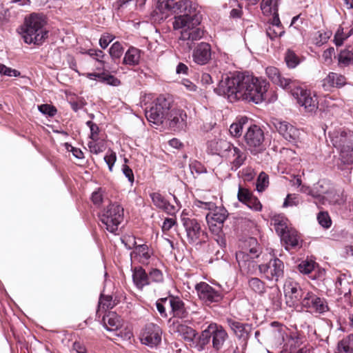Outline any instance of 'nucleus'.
I'll use <instances>...</instances> for the list:
<instances>
[{"label":"nucleus","instance_id":"7","mask_svg":"<svg viewBox=\"0 0 353 353\" xmlns=\"http://www.w3.org/2000/svg\"><path fill=\"white\" fill-rule=\"evenodd\" d=\"M196 7L189 0H159L157 9L163 14L182 16L190 13Z\"/></svg>","mask_w":353,"mask_h":353},{"label":"nucleus","instance_id":"38","mask_svg":"<svg viewBox=\"0 0 353 353\" xmlns=\"http://www.w3.org/2000/svg\"><path fill=\"white\" fill-rule=\"evenodd\" d=\"M140 53L141 51L139 49L130 47L125 54L123 63L130 65H137L140 59Z\"/></svg>","mask_w":353,"mask_h":353},{"label":"nucleus","instance_id":"45","mask_svg":"<svg viewBox=\"0 0 353 353\" xmlns=\"http://www.w3.org/2000/svg\"><path fill=\"white\" fill-rule=\"evenodd\" d=\"M248 122L246 117H241L237 122L232 123L230 127V132L233 137H240L242 134L243 125Z\"/></svg>","mask_w":353,"mask_h":353},{"label":"nucleus","instance_id":"2","mask_svg":"<svg viewBox=\"0 0 353 353\" xmlns=\"http://www.w3.org/2000/svg\"><path fill=\"white\" fill-rule=\"evenodd\" d=\"M261 254V248L255 238L250 237L245 240L241 250L236 252V260L243 274H252L256 267L261 273L265 274L267 279L278 281L283 276L284 264L281 260L275 257L267 264L257 265L254 259Z\"/></svg>","mask_w":353,"mask_h":353},{"label":"nucleus","instance_id":"14","mask_svg":"<svg viewBox=\"0 0 353 353\" xmlns=\"http://www.w3.org/2000/svg\"><path fill=\"white\" fill-rule=\"evenodd\" d=\"M283 291L286 298V303L290 306H294L299 303H301L306 292L303 291L298 283L291 279H288L285 281Z\"/></svg>","mask_w":353,"mask_h":353},{"label":"nucleus","instance_id":"51","mask_svg":"<svg viewBox=\"0 0 353 353\" xmlns=\"http://www.w3.org/2000/svg\"><path fill=\"white\" fill-rule=\"evenodd\" d=\"M317 221L325 229H328L331 227L332 220L327 212H320L317 214Z\"/></svg>","mask_w":353,"mask_h":353},{"label":"nucleus","instance_id":"46","mask_svg":"<svg viewBox=\"0 0 353 353\" xmlns=\"http://www.w3.org/2000/svg\"><path fill=\"white\" fill-rule=\"evenodd\" d=\"M99 81L102 83L112 86H118L121 83L119 79L105 72H101V78Z\"/></svg>","mask_w":353,"mask_h":353},{"label":"nucleus","instance_id":"22","mask_svg":"<svg viewBox=\"0 0 353 353\" xmlns=\"http://www.w3.org/2000/svg\"><path fill=\"white\" fill-rule=\"evenodd\" d=\"M265 72L269 79H271L274 83L288 91L292 86H294L295 80L282 77L279 69L275 67H268L265 70Z\"/></svg>","mask_w":353,"mask_h":353},{"label":"nucleus","instance_id":"8","mask_svg":"<svg viewBox=\"0 0 353 353\" xmlns=\"http://www.w3.org/2000/svg\"><path fill=\"white\" fill-rule=\"evenodd\" d=\"M291 94L296 99L299 105L304 108L307 112H315L319 107L317 97L310 90L303 88L295 81L294 86L288 90Z\"/></svg>","mask_w":353,"mask_h":353},{"label":"nucleus","instance_id":"15","mask_svg":"<svg viewBox=\"0 0 353 353\" xmlns=\"http://www.w3.org/2000/svg\"><path fill=\"white\" fill-rule=\"evenodd\" d=\"M273 124L279 134L288 141L294 144L300 141L301 132L293 125L279 119H276Z\"/></svg>","mask_w":353,"mask_h":353},{"label":"nucleus","instance_id":"10","mask_svg":"<svg viewBox=\"0 0 353 353\" xmlns=\"http://www.w3.org/2000/svg\"><path fill=\"white\" fill-rule=\"evenodd\" d=\"M244 140L248 150L254 154L265 150L264 133L261 128L256 125H252L248 127L244 135Z\"/></svg>","mask_w":353,"mask_h":353},{"label":"nucleus","instance_id":"28","mask_svg":"<svg viewBox=\"0 0 353 353\" xmlns=\"http://www.w3.org/2000/svg\"><path fill=\"white\" fill-rule=\"evenodd\" d=\"M332 188L330 181L321 179L316 183L313 185V194L314 198L317 199L321 203H325V198L328 194L329 191Z\"/></svg>","mask_w":353,"mask_h":353},{"label":"nucleus","instance_id":"9","mask_svg":"<svg viewBox=\"0 0 353 353\" xmlns=\"http://www.w3.org/2000/svg\"><path fill=\"white\" fill-rule=\"evenodd\" d=\"M170 108V102L163 96H159L153 101L150 110L145 111V117L149 122L157 125L163 123Z\"/></svg>","mask_w":353,"mask_h":353},{"label":"nucleus","instance_id":"62","mask_svg":"<svg viewBox=\"0 0 353 353\" xmlns=\"http://www.w3.org/2000/svg\"><path fill=\"white\" fill-rule=\"evenodd\" d=\"M116 160H117V155H116V153L113 151L108 152L104 157V161L108 165V168L110 172L112 171L113 166L115 163Z\"/></svg>","mask_w":353,"mask_h":353},{"label":"nucleus","instance_id":"1","mask_svg":"<svg viewBox=\"0 0 353 353\" xmlns=\"http://www.w3.org/2000/svg\"><path fill=\"white\" fill-rule=\"evenodd\" d=\"M269 83L248 72H234L222 79L214 92L228 98L230 102L245 101L260 103L265 99Z\"/></svg>","mask_w":353,"mask_h":353},{"label":"nucleus","instance_id":"58","mask_svg":"<svg viewBox=\"0 0 353 353\" xmlns=\"http://www.w3.org/2000/svg\"><path fill=\"white\" fill-rule=\"evenodd\" d=\"M85 53L94 59L102 65H104L105 62L102 60V59L105 57V54L102 50L99 49H90Z\"/></svg>","mask_w":353,"mask_h":353},{"label":"nucleus","instance_id":"29","mask_svg":"<svg viewBox=\"0 0 353 353\" xmlns=\"http://www.w3.org/2000/svg\"><path fill=\"white\" fill-rule=\"evenodd\" d=\"M153 204L159 209H161L168 214H173L176 208L171 205L160 193L152 192L150 194Z\"/></svg>","mask_w":353,"mask_h":353},{"label":"nucleus","instance_id":"5","mask_svg":"<svg viewBox=\"0 0 353 353\" xmlns=\"http://www.w3.org/2000/svg\"><path fill=\"white\" fill-rule=\"evenodd\" d=\"M99 220L105 229L115 233L124 219V209L118 203H110L99 214Z\"/></svg>","mask_w":353,"mask_h":353},{"label":"nucleus","instance_id":"26","mask_svg":"<svg viewBox=\"0 0 353 353\" xmlns=\"http://www.w3.org/2000/svg\"><path fill=\"white\" fill-rule=\"evenodd\" d=\"M225 158L231 160L232 169L236 170L245 163L247 153L244 149H240L232 144L231 148L227 152Z\"/></svg>","mask_w":353,"mask_h":353},{"label":"nucleus","instance_id":"25","mask_svg":"<svg viewBox=\"0 0 353 353\" xmlns=\"http://www.w3.org/2000/svg\"><path fill=\"white\" fill-rule=\"evenodd\" d=\"M286 250H297L302 246V240L299 232L294 228H290L285 234L281 237Z\"/></svg>","mask_w":353,"mask_h":353},{"label":"nucleus","instance_id":"49","mask_svg":"<svg viewBox=\"0 0 353 353\" xmlns=\"http://www.w3.org/2000/svg\"><path fill=\"white\" fill-rule=\"evenodd\" d=\"M315 267V263L312 260H304L302 261L299 265H298V270L303 274H308L311 273L314 270Z\"/></svg>","mask_w":353,"mask_h":353},{"label":"nucleus","instance_id":"59","mask_svg":"<svg viewBox=\"0 0 353 353\" xmlns=\"http://www.w3.org/2000/svg\"><path fill=\"white\" fill-rule=\"evenodd\" d=\"M39 110L43 114L49 117H53L57 113V109L54 106L49 104H42L38 106Z\"/></svg>","mask_w":353,"mask_h":353},{"label":"nucleus","instance_id":"53","mask_svg":"<svg viewBox=\"0 0 353 353\" xmlns=\"http://www.w3.org/2000/svg\"><path fill=\"white\" fill-rule=\"evenodd\" d=\"M269 184L268 174L262 172L259 174L256 181V190L258 192H263Z\"/></svg>","mask_w":353,"mask_h":353},{"label":"nucleus","instance_id":"54","mask_svg":"<svg viewBox=\"0 0 353 353\" xmlns=\"http://www.w3.org/2000/svg\"><path fill=\"white\" fill-rule=\"evenodd\" d=\"M169 304V296L161 298L156 302L157 310L163 318L168 317V313L165 310V304Z\"/></svg>","mask_w":353,"mask_h":353},{"label":"nucleus","instance_id":"34","mask_svg":"<svg viewBox=\"0 0 353 353\" xmlns=\"http://www.w3.org/2000/svg\"><path fill=\"white\" fill-rule=\"evenodd\" d=\"M103 322L108 331H117L121 326V318L114 312H109L105 315Z\"/></svg>","mask_w":353,"mask_h":353},{"label":"nucleus","instance_id":"19","mask_svg":"<svg viewBox=\"0 0 353 353\" xmlns=\"http://www.w3.org/2000/svg\"><path fill=\"white\" fill-rule=\"evenodd\" d=\"M166 118H168L169 127L174 131H181L186 128L187 114L183 110H171Z\"/></svg>","mask_w":353,"mask_h":353},{"label":"nucleus","instance_id":"21","mask_svg":"<svg viewBox=\"0 0 353 353\" xmlns=\"http://www.w3.org/2000/svg\"><path fill=\"white\" fill-rule=\"evenodd\" d=\"M347 83L346 77L341 74L334 72H330L321 81V86L325 91H330L332 88H341Z\"/></svg>","mask_w":353,"mask_h":353},{"label":"nucleus","instance_id":"18","mask_svg":"<svg viewBox=\"0 0 353 353\" xmlns=\"http://www.w3.org/2000/svg\"><path fill=\"white\" fill-rule=\"evenodd\" d=\"M210 329L212 348L216 352H220L228 340L229 336L225 329L216 323H210Z\"/></svg>","mask_w":353,"mask_h":353},{"label":"nucleus","instance_id":"24","mask_svg":"<svg viewBox=\"0 0 353 353\" xmlns=\"http://www.w3.org/2000/svg\"><path fill=\"white\" fill-rule=\"evenodd\" d=\"M226 322L237 338L243 341H246L249 339L252 325L243 323L230 318L227 319Z\"/></svg>","mask_w":353,"mask_h":353},{"label":"nucleus","instance_id":"48","mask_svg":"<svg viewBox=\"0 0 353 353\" xmlns=\"http://www.w3.org/2000/svg\"><path fill=\"white\" fill-rule=\"evenodd\" d=\"M285 31L283 27L281 26H268L266 28V35L271 40H274L276 38L281 37L284 34Z\"/></svg>","mask_w":353,"mask_h":353},{"label":"nucleus","instance_id":"35","mask_svg":"<svg viewBox=\"0 0 353 353\" xmlns=\"http://www.w3.org/2000/svg\"><path fill=\"white\" fill-rule=\"evenodd\" d=\"M271 225L274 226L276 234L280 237L285 234L290 228L288 226V219L280 214L274 215L271 219Z\"/></svg>","mask_w":353,"mask_h":353},{"label":"nucleus","instance_id":"33","mask_svg":"<svg viewBox=\"0 0 353 353\" xmlns=\"http://www.w3.org/2000/svg\"><path fill=\"white\" fill-rule=\"evenodd\" d=\"M172 326L173 331L175 333H177L178 335L181 336L185 341L186 344L191 337L193 336L194 332L195 331L192 327L178 321L174 322Z\"/></svg>","mask_w":353,"mask_h":353},{"label":"nucleus","instance_id":"60","mask_svg":"<svg viewBox=\"0 0 353 353\" xmlns=\"http://www.w3.org/2000/svg\"><path fill=\"white\" fill-rule=\"evenodd\" d=\"M0 74L8 77H19L20 72L14 69L8 68L3 64H0Z\"/></svg>","mask_w":353,"mask_h":353},{"label":"nucleus","instance_id":"43","mask_svg":"<svg viewBox=\"0 0 353 353\" xmlns=\"http://www.w3.org/2000/svg\"><path fill=\"white\" fill-rule=\"evenodd\" d=\"M250 288L260 295H262L265 292V284L261 279L256 277L252 278L248 281Z\"/></svg>","mask_w":353,"mask_h":353},{"label":"nucleus","instance_id":"44","mask_svg":"<svg viewBox=\"0 0 353 353\" xmlns=\"http://www.w3.org/2000/svg\"><path fill=\"white\" fill-rule=\"evenodd\" d=\"M340 160L344 165L353 163V147L339 148Z\"/></svg>","mask_w":353,"mask_h":353},{"label":"nucleus","instance_id":"20","mask_svg":"<svg viewBox=\"0 0 353 353\" xmlns=\"http://www.w3.org/2000/svg\"><path fill=\"white\" fill-rule=\"evenodd\" d=\"M212 48L211 46L205 42H201L194 49L192 52V59L195 63L204 65L211 59Z\"/></svg>","mask_w":353,"mask_h":353},{"label":"nucleus","instance_id":"11","mask_svg":"<svg viewBox=\"0 0 353 353\" xmlns=\"http://www.w3.org/2000/svg\"><path fill=\"white\" fill-rule=\"evenodd\" d=\"M228 216V212L224 208L216 207L214 210L209 212L205 219L210 230L217 235L222 232L223 223Z\"/></svg>","mask_w":353,"mask_h":353},{"label":"nucleus","instance_id":"3","mask_svg":"<svg viewBox=\"0 0 353 353\" xmlns=\"http://www.w3.org/2000/svg\"><path fill=\"white\" fill-rule=\"evenodd\" d=\"M190 12L182 16H175L173 28L174 30H181L180 40L193 43L203 38L204 31L198 27L201 19L198 15L196 8H194Z\"/></svg>","mask_w":353,"mask_h":353},{"label":"nucleus","instance_id":"23","mask_svg":"<svg viewBox=\"0 0 353 353\" xmlns=\"http://www.w3.org/2000/svg\"><path fill=\"white\" fill-rule=\"evenodd\" d=\"M232 143L224 139L215 138L208 142V152L211 154L225 157Z\"/></svg>","mask_w":353,"mask_h":353},{"label":"nucleus","instance_id":"39","mask_svg":"<svg viewBox=\"0 0 353 353\" xmlns=\"http://www.w3.org/2000/svg\"><path fill=\"white\" fill-rule=\"evenodd\" d=\"M338 353H353V335L350 334L338 343Z\"/></svg>","mask_w":353,"mask_h":353},{"label":"nucleus","instance_id":"55","mask_svg":"<svg viewBox=\"0 0 353 353\" xmlns=\"http://www.w3.org/2000/svg\"><path fill=\"white\" fill-rule=\"evenodd\" d=\"M270 299L272 300V303L276 309L281 307V293L279 288H273L272 292L269 294Z\"/></svg>","mask_w":353,"mask_h":353},{"label":"nucleus","instance_id":"30","mask_svg":"<svg viewBox=\"0 0 353 353\" xmlns=\"http://www.w3.org/2000/svg\"><path fill=\"white\" fill-rule=\"evenodd\" d=\"M337 65L339 68H345L353 64V48L351 46L341 49L337 54Z\"/></svg>","mask_w":353,"mask_h":353},{"label":"nucleus","instance_id":"56","mask_svg":"<svg viewBox=\"0 0 353 353\" xmlns=\"http://www.w3.org/2000/svg\"><path fill=\"white\" fill-rule=\"evenodd\" d=\"M148 277L150 283H162L163 281V275L162 272L157 268H153L149 272Z\"/></svg>","mask_w":353,"mask_h":353},{"label":"nucleus","instance_id":"4","mask_svg":"<svg viewBox=\"0 0 353 353\" xmlns=\"http://www.w3.org/2000/svg\"><path fill=\"white\" fill-rule=\"evenodd\" d=\"M45 21L37 14H31L26 17L21 26V34L24 42L28 44L41 45L48 37V32L45 28Z\"/></svg>","mask_w":353,"mask_h":353},{"label":"nucleus","instance_id":"13","mask_svg":"<svg viewBox=\"0 0 353 353\" xmlns=\"http://www.w3.org/2000/svg\"><path fill=\"white\" fill-rule=\"evenodd\" d=\"M199 298L206 304L219 303L223 298V294L220 290L214 289L205 282H200L195 285Z\"/></svg>","mask_w":353,"mask_h":353},{"label":"nucleus","instance_id":"41","mask_svg":"<svg viewBox=\"0 0 353 353\" xmlns=\"http://www.w3.org/2000/svg\"><path fill=\"white\" fill-rule=\"evenodd\" d=\"M210 329L209 325L199 335V343H197L199 347L198 352L204 350L205 347L210 344Z\"/></svg>","mask_w":353,"mask_h":353},{"label":"nucleus","instance_id":"42","mask_svg":"<svg viewBox=\"0 0 353 353\" xmlns=\"http://www.w3.org/2000/svg\"><path fill=\"white\" fill-rule=\"evenodd\" d=\"M285 61L289 68H295L300 63L299 57L292 50H288L285 54Z\"/></svg>","mask_w":353,"mask_h":353},{"label":"nucleus","instance_id":"12","mask_svg":"<svg viewBox=\"0 0 353 353\" xmlns=\"http://www.w3.org/2000/svg\"><path fill=\"white\" fill-rule=\"evenodd\" d=\"M301 304L303 307L312 310L318 314H323L329 310L327 301L310 291L305 292Z\"/></svg>","mask_w":353,"mask_h":353},{"label":"nucleus","instance_id":"32","mask_svg":"<svg viewBox=\"0 0 353 353\" xmlns=\"http://www.w3.org/2000/svg\"><path fill=\"white\" fill-rule=\"evenodd\" d=\"M152 253L148 246L145 244L135 246L134 250L131 252V257L137 259L143 265H148Z\"/></svg>","mask_w":353,"mask_h":353},{"label":"nucleus","instance_id":"57","mask_svg":"<svg viewBox=\"0 0 353 353\" xmlns=\"http://www.w3.org/2000/svg\"><path fill=\"white\" fill-rule=\"evenodd\" d=\"M300 203L299 196L295 194H288L283 202V206H297Z\"/></svg>","mask_w":353,"mask_h":353},{"label":"nucleus","instance_id":"63","mask_svg":"<svg viewBox=\"0 0 353 353\" xmlns=\"http://www.w3.org/2000/svg\"><path fill=\"white\" fill-rule=\"evenodd\" d=\"M191 172L197 174L206 172V168L199 161H194L190 164Z\"/></svg>","mask_w":353,"mask_h":353},{"label":"nucleus","instance_id":"61","mask_svg":"<svg viewBox=\"0 0 353 353\" xmlns=\"http://www.w3.org/2000/svg\"><path fill=\"white\" fill-rule=\"evenodd\" d=\"M245 205L254 211H261L262 209V205L259 200L254 195L250 199V200L245 203Z\"/></svg>","mask_w":353,"mask_h":353},{"label":"nucleus","instance_id":"50","mask_svg":"<svg viewBox=\"0 0 353 353\" xmlns=\"http://www.w3.org/2000/svg\"><path fill=\"white\" fill-rule=\"evenodd\" d=\"M109 53L113 59H119L123 53V48L119 42H114L109 49Z\"/></svg>","mask_w":353,"mask_h":353},{"label":"nucleus","instance_id":"36","mask_svg":"<svg viewBox=\"0 0 353 353\" xmlns=\"http://www.w3.org/2000/svg\"><path fill=\"white\" fill-rule=\"evenodd\" d=\"M352 35H353V26L350 27L347 31H345L344 28L340 26L334 34L333 41L336 46H341Z\"/></svg>","mask_w":353,"mask_h":353},{"label":"nucleus","instance_id":"64","mask_svg":"<svg viewBox=\"0 0 353 353\" xmlns=\"http://www.w3.org/2000/svg\"><path fill=\"white\" fill-rule=\"evenodd\" d=\"M114 39V37L110 34H103L99 39V46L101 48L105 49Z\"/></svg>","mask_w":353,"mask_h":353},{"label":"nucleus","instance_id":"31","mask_svg":"<svg viewBox=\"0 0 353 353\" xmlns=\"http://www.w3.org/2000/svg\"><path fill=\"white\" fill-rule=\"evenodd\" d=\"M132 280L138 289L142 290L144 286L150 284L148 274L142 267H135L132 270Z\"/></svg>","mask_w":353,"mask_h":353},{"label":"nucleus","instance_id":"37","mask_svg":"<svg viewBox=\"0 0 353 353\" xmlns=\"http://www.w3.org/2000/svg\"><path fill=\"white\" fill-rule=\"evenodd\" d=\"M325 201H328L332 205L341 206L346 202V196L336 192L332 187L325 198Z\"/></svg>","mask_w":353,"mask_h":353},{"label":"nucleus","instance_id":"27","mask_svg":"<svg viewBox=\"0 0 353 353\" xmlns=\"http://www.w3.org/2000/svg\"><path fill=\"white\" fill-rule=\"evenodd\" d=\"M332 142L337 149L353 147V132H336L332 137Z\"/></svg>","mask_w":353,"mask_h":353},{"label":"nucleus","instance_id":"52","mask_svg":"<svg viewBox=\"0 0 353 353\" xmlns=\"http://www.w3.org/2000/svg\"><path fill=\"white\" fill-rule=\"evenodd\" d=\"M252 196L253 194L252 192H250L248 189L241 185L239 186L237 193V199L239 201L245 204Z\"/></svg>","mask_w":353,"mask_h":353},{"label":"nucleus","instance_id":"17","mask_svg":"<svg viewBox=\"0 0 353 353\" xmlns=\"http://www.w3.org/2000/svg\"><path fill=\"white\" fill-rule=\"evenodd\" d=\"M169 305L171 308L170 314L172 317L178 319H185L191 312L196 314V312L191 309L190 305L185 304L179 296H169Z\"/></svg>","mask_w":353,"mask_h":353},{"label":"nucleus","instance_id":"40","mask_svg":"<svg viewBox=\"0 0 353 353\" xmlns=\"http://www.w3.org/2000/svg\"><path fill=\"white\" fill-rule=\"evenodd\" d=\"M279 0H261V9L264 15H271L278 12Z\"/></svg>","mask_w":353,"mask_h":353},{"label":"nucleus","instance_id":"6","mask_svg":"<svg viewBox=\"0 0 353 353\" xmlns=\"http://www.w3.org/2000/svg\"><path fill=\"white\" fill-rule=\"evenodd\" d=\"M181 223L185 229L188 243L191 245H202L208 239V233L202 228L201 223L195 218L181 215Z\"/></svg>","mask_w":353,"mask_h":353},{"label":"nucleus","instance_id":"47","mask_svg":"<svg viewBox=\"0 0 353 353\" xmlns=\"http://www.w3.org/2000/svg\"><path fill=\"white\" fill-rule=\"evenodd\" d=\"M115 303L112 300V297L110 295H101L99 301V309L107 310L112 309L114 306Z\"/></svg>","mask_w":353,"mask_h":353},{"label":"nucleus","instance_id":"16","mask_svg":"<svg viewBox=\"0 0 353 353\" xmlns=\"http://www.w3.org/2000/svg\"><path fill=\"white\" fill-rule=\"evenodd\" d=\"M162 330L157 324L148 323L141 336L143 344L150 347H157L161 342Z\"/></svg>","mask_w":353,"mask_h":353}]
</instances>
